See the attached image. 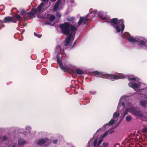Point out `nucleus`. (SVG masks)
Wrapping results in <instances>:
<instances>
[{"instance_id": "obj_1", "label": "nucleus", "mask_w": 147, "mask_h": 147, "mask_svg": "<svg viewBox=\"0 0 147 147\" xmlns=\"http://www.w3.org/2000/svg\"><path fill=\"white\" fill-rule=\"evenodd\" d=\"M128 99L129 97L126 96H123L121 98L117 107V111L113 114V119L110 121L108 124L107 123L104 125L102 129V130L99 129L97 130L94 135L93 138L88 142V144L89 146L93 144L94 146V147H100L99 146L103 141V138L106 137L109 133L110 134L114 132V130L112 129L109 130L108 132H106L102 136H100L99 139L98 137L96 138L102 130H106V128H109L110 125L116 122L117 120H115L114 119H116L119 115V112L121 114V116L123 118L129 111L135 117H142L143 114L139 110L135 109L132 107L131 104L129 102Z\"/></svg>"}, {"instance_id": "obj_2", "label": "nucleus", "mask_w": 147, "mask_h": 147, "mask_svg": "<svg viewBox=\"0 0 147 147\" xmlns=\"http://www.w3.org/2000/svg\"><path fill=\"white\" fill-rule=\"evenodd\" d=\"M60 28L63 34L68 35L70 34H73L74 35L75 32L77 30V28L75 26L71 25L69 22H65L60 25Z\"/></svg>"}, {"instance_id": "obj_3", "label": "nucleus", "mask_w": 147, "mask_h": 147, "mask_svg": "<svg viewBox=\"0 0 147 147\" xmlns=\"http://www.w3.org/2000/svg\"><path fill=\"white\" fill-rule=\"evenodd\" d=\"M48 7L46 6V4L41 3L36 9H33L31 11L29 12L28 16L33 17L34 14H36L38 18H41L42 17L40 15V14L44 11Z\"/></svg>"}, {"instance_id": "obj_4", "label": "nucleus", "mask_w": 147, "mask_h": 147, "mask_svg": "<svg viewBox=\"0 0 147 147\" xmlns=\"http://www.w3.org/2000/svg\"><path fill=\"white\" fill-rule=\"evenodd\" d=\"M111 24L116 29L117 32H120V27H121V30L122 32L123 31L124 29L125 26L123 24V21L121 19L118 20V19L114 18L112 19L110 21Z\"/></svg>"}, {"instance_id": "obj_5", "label": "nucleus", "mask_w": 147, "mask_h": 147, "mask_svg": "<svg viewBox=\"0 0 147 147\" xmlns=\"http://www.w3.org/2000/svg\"><path fill=\"white\" fill-rule=\"evenodd\" d=\"M56 52L57 53V62L59 65L60 68L62 70H66L68 69L67 67H63L62 65V63L60 59L62 58V56H61L62 54L64 53V51L61 49L60 45L57 46L56 49Z\"/></svg>"}, {"instance_id": "obj_6", "label": "nucleus", "mask_w": 147, "mask_h": 147, "mask_svg": "<svg viewBox=\"0 0 147 147\" xmlns=\"http://www.w3.org/2000/svg\"><path fill=\"white\" fill-rule=\"evenodd\" d=\"M129 86L133 88L136 91L143 90L145 87V85L143 83H138V84L134 82H131L128 84Z\"/></svg>"}, {"instance_id": "obj_7", "label": "nucleus", "mask_w": 147, "mask_h": 147, "mask_svg": "<svg viewBox=\"0 0 147 147\" xmlns=\"http://www.w3.org/2000/svg\"><path fill=\"white\" fill-rule=\"evenodd\" d=\"M128 40L130 42H138V45L140 46H145L147 47V42H145L141 39H139L138 38H134L133 36H131L128 38Z\"/></svg>"}, {"instance_id": "obj_8", "label": "nucleus", "mask_w": 147, "mask_h": 147, "mask_svg": "<svg viewBox=\"0 0 147 147\" xmlns=\"http://www.w3.org/2000/svg\"><path fill=\"white\" fill-rule=\"evenodd\" d=\"M96 10H94L89 13L85 17H80L78 23L79 25H80L82 23H83L84 24H85L87 21V18L88 16L91 13H93L94 16H93V17L96 15Z\"/></svg>"}, {"instance_id": "obj_9", "label": "nucleus", "mask_w": 147, "mask_h": 147, "mask_svg": "<svg viewBox=\"0 0 147 147\" xmlns=\"http://www.w3.org/2000/svg\"><path fill=\"white\" fill-rule=\"evenodd\" d=\"M108 76V78L110 79L112 81H114L119 79L124 78H126V76L124 75L121 74L119 76L115 75H110L109 74L106 75Z\"/></svg>"}, {"instance_id": "obj_10", "label": "nucleus", "mask_w": 147, "mask_h": 147, "mask_svg": "<svg viewBox=\"0 0 147 147\" xmlns=\"http://www.w3.org/2000/svg\"><path fill=\"white\" fill-rule=\"evenodd\" d=\"M50 142V140L47 139H41L39 140L38 142V144L40 146H42L43 144H45V145H47Z\"/></svg>"}, {"instance_id": "obj_11", "label": "nucleus", "mask_w": 147, "mask_h": 147, "mask_svg": "<svg viewBox=\"0 0 147 147\" xmlns=\"http://www.w3.org/2000/svg\"><path fill=\"white\" fill-rule=\"evenodd\" d=\"M4 23H9V22H15L16 20H14V18L10 17H6L4 18Z\"/></svg>"}, {"instance_id": "obj_12", "label": "nucleus", "mask_w": 147, "mask_h": 147, "mask_svg": "<svg viewBox=\"0 0 147 147\" xmlns=\"http://www.w3.org/2000/svg\"><path fill=\"white\" fill-rule=\"evenodd\" d=\"M61 0H58L56 3L53 8V9L54 11H56L57 10V8L61 3Z\"/></svg>"}, {"instance_id": "obj_13", "label": "nucleus", "mask_w": 147, "mask_h": 147, "mask_svg": "<svg viewBox=\"0 0 147 147\" xmlns=\"http://www.w3.org/2000/svg\"><path fill=\"white\" fill-rule=\"evenodd\" d=\"M73 34H70L69 36L68 37H67L66 39L65 40V46H67L68 45L69 42L70 40L71 36Z\"/></svg>"}, {"instance_id": "obj_14", "label": "nucleus", "mask_w": 147, "mask_h": 147, "mask_svg": "<svg viewBox=\"0 0 147 147\" xmlns=\"http://www.w3.org/2000/svg\"><path fill=\"white\" fill-rule=\"evenodd\" d=\"M102 12H99L98 14V16L100 19L103 20H106V17L103 15Z\"/></svg>"}, {"instance_id": "obj_15", "label": "nucleus", "mask_w": 147, "mask_h": 147, "mask_svg": "<svg viewBox=\"0 0 147 147\" xmlns=\"http://www.w3.org/2000/svg\"><path fill=\"white\" fill-rule=\"evenodd\" d=\"M26 141L22 139H20L18 141V145L19 146H21L26 143Z\"/></svg>"}, {"instance_id": "obj_16", "label": "nucleus", "mask_w": 147, "mask_h": 147, "mask_svg": "<svg viewBox=\"0 0 147 147\" xmlns=\"http://www.w3.org/2000/svg\"><path fill=\"white\" fill-rule=\"evenodd\" d=\"M13 18H14V20H16V21L20 20L21 19V17L18 14H16L13 16Z\"/></svg>"}, {"instance_id": "obj_17", "label": "nucleus", "mask_w": 147, "mask_h": 147, "mask_svg": "<svg viewBox=\"0 0 147 147\" xmlns=\"http://www.w3.org/2000/svg\"><path fill=\"white\" fill-rule=\"evenodd\" d=\"M140 104L141 106L144 107L146 105V102L144 100H142L140 101Z\"/></svg>"}, {"instance_id": "obj_18", "label": "nucleus", "mask_w": 147, "mask_h": 147, "mask_svg": "<svg viewBox=\"0 0 147 147\" xmlns=\"http://www.w3.org/2000/svg\"><path fill=\"white\" fill-rule=\"evenodd\" d=\"M76 73L78 74H82L83 72L80 69H78L76 70Z\"/></svg>"}, {"instance_id": "obj_19", "label": "nucleus", "mask_w": 147, "mask_h": 147, "mask_svg": "<svg viewBox=\"0 0 147 147\" xmlns=\"http://www.w3.org/2000/svg\"><path fill=\"white\" fill-rule=\"evenodd\" d=\"M109 145V144L108 142H103L102 143L101 146H99L100 147H107Z\"/></svg>"}, {"instance_id": "obj_20", "label": "nucleus", "mask_w": 147, "mask_h": 147, "mask_svg": "<svg viewBox=\"0 0 147 147\" xmlns=\"http://www.w3.org/2000/svg\"><path fill=\"white\" fill-rule=\"evenodd\" d=\"M130 35V34L127 32H126L122 36V37L123 38H127L129 37Z\"/></svg>"}, {"instance_id": "obj_21", "label": "nucleus", "mask_w": 147, "mask_h": 147, "mask_svg": "<svg viewBox=\"0 0 147 147\" xmlns=\"http://www.w3.org/2000/svg\"><path fill=\"white\" fill-rule=\"evenodd\" d=\"M131 119V117L130 116H127L126 117V120L127 121H130Z\"/></svg>"}, {"instance_id": "obj_22", "label": "nucleus", "mask_w": 147, "mask_h": 147, "mask_svg": "<svg viewBox=\"0 0 147 147\" xmlns=\"http://www.w3.org/2000/svg\"><path fill=\"white\" fill-rule=\"evenodd\" d=\"M55 18V17L53 15H51L49 18V20L51 21H53Z\"/></svg>"}, {"instance_id": "obj_23", "label": "nucleus", "mask_w": 147, "mask_h": 147, "mask_svg": "<svg viewBox=\"0 0 147 147\" xmlns=\"http://www.w3.org/2000/svg\"><path fill=\"white\" fill-rule=\"evenodd\" d=\"M5 8V6L3 5H0V10H3Z\"/></svg>"}, {"instance_id": "obj_24", "label": "nucleus", "mask_w": 147, "mask_h": 147, "mask_svg": "<svg viewBox=\"0 0 147 147\" xmlns=\"http://www.w3.org/2000/svg\"><path fill=\"white\" fill-rule=\"evenodd\" d=\"M128 79L129 81L130 80V81H132V80H136V78H128Z\"/></svg>"}, {"instance_id": "obj_25", "label": "nucleus", "mask_w": 147, "mask_h": 147, "mask_svg": "<svg viewBox=\"0 0 147 147\" xmlns=\"http://www.w3.org/2000/svg\"><path fill=\"white\" fill-rule=\"evenodd\" d=\"M34 36H36L38 37L39 38H40L41 36V35H38L35 32H34Z\"/></svg>"}, {"instance_id": "obj_26", "label": "nucleus", "mask_w": 147, "mask_h": 147, "mask_svg": "<svg viewBox=\"0 0 147 147\" xmlns=\"http://www.w3.org/2000/svg\"><path fill=\"white\" fill-rule=\"evenodd\" d=\"M31 130V128L29 127H26V130L27 131H30Z\"/></svg>"}, {"instance_id": "obj_27", "label": "nucleus", "mask_w": 147, "mask_h": 147, "mask_svg": "<svg viewBox=\"0 0 147 147\" xmlns=\"http://www.w3.org/2000/svg\"><path fill=\"white\" fill-rule=\"evenodd\" d=\"M142 130L143 132H147V129L145 127Z\"/></svg>"}, {"instance_id": "obj_28", "label": "nucleus", "mask_w": 147, "mask_h": 147, "mask_svg": "<svg viewBox=\"0 0 147 147\" xmlns=\"http://www.w3.org/2000/svg\"><path fill=\"white\" fill-rule=\"evenodd\" d=\"M56 16L59 18H60L61 16V15L59 12H57L56 14Z\"/></svg>"}, {"instance_id": "obj_29", "label": "nucleus", "mask_w": 147, "mask_h": 147, "mask_svg": "<svg viewBox=\"0 0 147 147\" xmlns=\"http://www.w3.org/2000/svg\"><path fill=\"white\" fill-rule=\"evenodd\" d=\"M94 74L95 75H98L100 74V73L99 72H98L97 71H96L94 72Z\"/></svg>"}, {"instance_id": "obj_30", "label": "nucleus", "mask_w": 147, "mask_h": 147, "mask_svg": "<svg viewBox=\"0 0 147 147\" xmlns=\"http://www.w3.org/2000/svg\"><path fill=\"white\" fill-rule=\"evenodd\" d=\"M43 1H48L49 0H42ZM56 0H51V1L52 2H54Z\"/></svg>"}, {"instance_id": "obj_31", "label": "nucleus", "mask_w": 147, "mask_h": 147, "mask_svg": "<svg viewBox=\"0 0 147 147\" xmlns=\"http://www.w3.org/2000/svg\"><path fill=\"white\" fill-rule=\"evenodd\" d=\"M7 139V138L6 136H3V140L4 141L6 140Z\"/></svg>"}, {"instance_id": "obj_32", "label": "nucleus", "mask_w": 147, "mask_h": 147, "mask_svg": "<svg viewBox=\"0 0 147 147\" xmlns=\"http://www.w3.org/2000/svg\"><path fill=\"white\" fill-rule=\"evenodd\" d=\"M53 142L54 143L56 144L57 143V140H55L53 141Z\"/></svg>"}, {"instance_id": "obj_33", "label": "nucleus", "mask_w": 147, "mask_h": 147, "mask_svg": "<svg viewBox=\"0 0 147 147\" xmlns=\"http://www.w3.org/2000/svg\"><path fill=\"white\" fill-rule=\"evenodd\" d=\"M25 13L24 11H22L21 12V13L22 14H24V13Z\"/></svg>"}, {"instance_id": "obj_34", "label": "nucleus", "mask_w": 147, "mask_h": 147, "mask_svg": "<svg viewBox=\"0 0 147 147\" xmlns=\"http://www.w3.org/2000/svg\"><path fill=\"white\" fill-rule=\"evenodd\" d=\"M73 19H74V18H71V20H70L69 19V20H68L69 21H72V20H73Z\"/></svg>"}, {"instance_id": "obj_35", "label": "nucleus", "mask_w": 147, "mask_h": 147, "mask_svg": "<svg viewBox=\"0 0 147 147\" xmlns=\"http://www.w3.org/2000/svg\"><path fill=\"white\" fill-rule=\"evenodd\" d=\"M2 22V21L1 20H0V25H1Z\"/></svg>"}, {"instance_id": "obj_36", "label": "nucleus", "mask_w": 147, "mask_h": 147, "mask_svg": "<svg viewBox=\"0 0 147 147\" xmlns=\"http://www.w3.org/2000/svg\"><path fill=\"white\" fill-rule=\"evenodd\" d=\"M76 41H75L74 42V45H75V44H76Z\"/></svg>"}, {"instance_id": "obj_37", "label": "nucleus", "mask_w": 147, "mask_h": 147, "mask_svg": "<svg viewBox=\"0 0 147 147\" xmlns=\"http://www.w3.org/2000/svg\"><path fill=\"white\" fill-rule=\"evenodd\" d=\"M58 21H59V20H57V22H58Z\"/></svg>"}, {"instance_id": "obj_38", "label": "nucleus", "mask_w": 147, "mask_h": 147, "mask_svg": "<svg viewBox=\"0 0 147 147\" xmlns=\"http://www.w3.org/2000/svg\"><path fill=\"white\" fill-rule=\"evenodd\" d=\"M13 147H16L15 146H13Z\"/></svg>"}]
</instances>
